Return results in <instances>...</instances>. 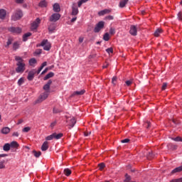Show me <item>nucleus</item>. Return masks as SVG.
<instances>
[{"mask_svg": "<svg viewBox=\"0 0 182 182\" xmlns=\"http://www.w3.org/2000/svg\"><path fill=\"white\" fill-rule=\"evenodd\" d=\"M15 60H16V73H23L25 69H26V64L23 62V59L21 57L16 56Z\"/></svg>", "mask_w": 182, "mask_h": 182, "instance_id": "obj_1", "label": "nucleus"}, {"mask_svg": "<svg viewBox=\"0 0 182 182\" xmlns=\"http://www.w3.org/2000/svg\"><path fill=\"white\" fill-rule=\"evenodd\" d=\"M23 16V13H22V10L17 9L11 16V21H19L21 18Z\"/></svg>", "mask_w": 182, "mask_h": 182, "instance_id": "obj_2", "label": "nucleus"}, {"mask_svg": "<svg viewBox=\"0 0 182 182\" xmlns=\"http://www.w3.org/2000/svg\"><path fill=\"white\" fill-rule=\"evenodd\" d=\"M105 28V21H99L95 28H94V32L95 33H99L100 31H102Z\"/></svg>", "mask_w": 182, "mask_h": 182, "instance_id": "obj_3", "label": "nucleus"}, {"mask_svg": "<svg viewBox=\"0 0 182 182\" xmlns=\"http://www.w3.org/2000/svg\"><path fill=\"white\" fill-rule=\"evenodd\" d=\"M48 96H49L48 92H44L39 96L38 99L36 101V103H42L43 100H46V99H48Z\"/></svg>", "mask_w": 182, "mask_h": 182, "instance_id": "obj_4", "label": "nucleus"}, {"mask_svg": "<svg viewBox=\"0 0 182 182\" xmlns=\"http://www.w3.org/2000/svg\"><path fill=\"white\" fill-rule=\"evenodd\" d=\"M40 46H43L44 50H50V48L52 47L48 40H43L40 44Z\"/></svg>", "mask_w": 182, "mask_h": 182, "instance_id": "obj_5", "label": "nucleus"}, {"mask_svg": "<svg viewBox=\"0 0 182 182\" xmlns=\"http://www.w3.org/2000/svg\"><path fill=\"white\" fill-rule=\"evenodd\" d=\"M40 23H41V20L39 18H37L36 21L31 23V31H35L38 29V27L39 26Z\"/></svg>", "mask_w": 182, "mask_h": 182, "instance_id": "obj_6", "label": "nucleus"}, {"mask_svg": "<svg viewBox=\"0 0 182 182\" xmlns=\"http://www.w3.org/2000/svg\"><path fill=\"white\" fill-rule=\"evenodd\" d=\"M60 19V14L58 13L53 14L50 17V22H57V21H59Z\"/></svg>", "mask_w": 182, "mask_h": 182, "instance_id": "obj_7", "label": "nucleus"}, {"mask_svg": "<svg viewBox=\"0 0 182 182\" xmlns=\"http://www.w3.org/2000/svg\"><path fill=\"white\" fill-rule=\"evenodd\" d=\"M35 75H36V69H33L31 71L28 72V75L27 76L28 80H33V78L35 77Z\"/></svg>", "mask_w": 182, "mask_h": 182, "instance_id": "obj_8", "label": "nucleus"}, {"mask_svg": "<svg viewBox=\"0 0 182 182\" xmlns=\"http://www.w3.org/2000/svg\"><path fill=\"white\" fill-rule=\"evenodd\" d=\"M129 33L132 36H136L137 35V26H130V30H129Z\"/></svg>", "mask_w": 182, "mask_h": 182, "instance_id": "obj_9", "label": "nucleus"}, {"mask_svg": "<svg viewBox=\"0 0 182 182\" xmlns=\"http://www.w3.org/2000/svg\"><path fill=\"white\" fill-rule=\"evenodd\" d=\"M9 32H11V33H21V32H22V29L18 27H11L9 28Z\"/></svg>", "mask_w": 182, "mask_h": 182, "instance_id": "obj_10", "label": "nucleus"}, {"mask_svg": "<svg viewBox=\"0 0 182 182\" xmlns=\"http://www.w3.org/2000/svg\"><path fill=\"white\" fill-rule=\"evenodd\" d=\"M67 122L68 123V125L70 126L71 127H73V126L76 124V119L73 117L68 118Z\"/></svg>", "mask_w": 182, "mask_h": 182, "instance_id": "obj_11", "label": "nucleus"}, {"mask_svg": "<svg viewBox=\"0 0 182 182\" xmlns=\"http://www.w3.org/2000/svg\"><path fill=\"white\" fill-rule=\"evenodd\" d=\"M49 149V142L47 141H44L43 144L41 146V150L42 151H46Z\"/></svg>", "mask_w": 182, "mask_h": 182, "instance_id": "obj_12", "label": "nucleus"}, {"mask_svg": "<svg viewBox=\"0 0 182 182\" xmlns=\"http://www.w3.org/2000/svg\"><path fill=\"white\" fill-rule=\"evenodd\" d=\"M77 14H79V9H77V6H73L71 15L75 16Z\"/></svg>", "mask_w": 182, "mask_h": 182, "instance_id": "obj_13", "label": "nucleus"}, {"mask_svg": "<svg viewBox=\"0 0 182 182\" xmlns=\"http://www.w3.org/2000/svg\"><path fill=\"white\" fill-rule=\"evenodd\" d=\"M86 91L85 90H80V91H75L73 93V95H72V96H76V95H77V96H82V95H85V92Z\"/></svg>", "mask_w": 182, "mask_h": 182, "instance_id": "obj_14", "label": "nucleus"}, {"mask_svg": "<svg viewBox=\"0 0 182 182\" xmlns=\"http://www.w3.org/2000/svg\"><path fill=\"white\" fill-rule=\"evenodd\" d=\"M110 12H112L111 10L106 9H104V10L98 12V15L100 16H103V15H106V14H110Z\"/></svg>", "mask_w": 182, "mask_h": 182, "instance_id": "obj_15", "label": "nucleus"}, {"mask_svg": "<svg viewBox=\"0 0 182 182\" xmlns=\"http://www.w3.org/2000/svg\"><path fill=\"white\" fill-rule=\"evenodd\" d=\"M53 10L54 11V12H60V6L59 5V4L55 3L53 6Z\"/></svg>", "mask_w": 182, "mask_h": 182, "instance_id": "obj_16", "label": "nucleus"}, {"mask_svg": "<svg viewBox=\"0 0 182 182\" xmlns=\"http://www.w3.org/2000/svg\"><path fill=\"white\" fill-rule=\"evenodd\" d=\"M38 61L35 58L30 59L28 61L30 66H32L33 68H35V65H36Z\"/></svg>", "mask_w": 182, "mask_h": 182, "instance_id": "obj_17", "label": "nucleus"}, {"mask_svg": "<svg viewBox=\"0 0 182 182\" xmlns=\"http://www.w3.org/2000/svg\"><path fill=\"white\" fill-rule=\"evenodd\" d=\"M9 144L11 149H18V147H19V144H18L16 141H13Z\"/></svg>", "mask_w": 182, "mask_h": 182, "instance_id": "obj_18", "label": "nucleus"}, {"mask_svg": "<svg viewBox=\"0 0 182 182\" xmlns=\"http://www.w3.org/2000/svg\"><path fill=\"white\" fill-rule=\"evenodd\" d=\"M6 16V11L5 9H0V19H5Z\"/></svg>", "mask_w": 182, "mask_h": 182, "instance_id": "obj_19", "label": "nucleus"}, {"mask_svg": "<svg viewBox=\"0 0 182 182\" xmlns=\"http://www.w3.org/2000/svg\"><path fill=\"white\" fill-rule=\"evenodd\" d=\"M9 132H11V129H9V127H4L2 129H1V133L3 134H8V133H9Z\"/></svg>", "mask_w": 182, "mask_h": 182, "instance_id": "obj_20", "label": "nucleus"}, {"mask_svg": "<svg viewBox=\"0 0 182 182\" xmlns=\"http://www.w3.org/2000/svg\"><path fill=\"white\" fill-rule=\"evenodd\" d=\"M39 6H41V8H46L48 6V2L45 0L41 1L39 3Z\"/></svg>", "mask_w": 182, "mask_h": 182, "instance_id": "obj_21", "label": "nucleus"}, {"mask_svg": "<svg viewBox=\"0 0 182 182\" xmlns=\"http://www.w3.org/2000/svg\"><path fill=\"white\" fill-rule=\"evenodd\" d=\"M3 150L4 151H9L11 150V145L10 144H5L4 146H3Z\"/></svg>", "mask_w": 182, "mask_h": 182, "instance_id": "obj_22", "label": "nucleus"}, {"mask_svg": "<svg viewBox=\"0 0 182 182\" xmlns=\"http://www.w3.org/2000/svg\"><path fill=\"white\" fill-rule=\"evenodd\" d=\"M180 171H182V166H181L176 168L175 169H173L171 171V174H174L175 173H180Z\"/></svg>", "mask_w": 182, "mask_h": 182, "instance_id": "obj_23", "label": "nucleus"}, {"mask_svg": "<svg viewBox=\"0 0 182 182\" xmlns=\"http://www.w3.org/2000/svg\"><path fill=\"white\" fill-rule=\"evenodd\" d=\"M54 75L55 74L50 72L44 77V80H48V79H50V77H53Z\"/></svg>", "mask_w": 182, "mask_h": 182, "instance_id": "obj_24", "label": "nucleus"}, {"mask_svg": "<svg viewBox=\"0 0 182 182\" xmlns=\"http://www.w3.org/2000/svg\"><path fill=\"white\" fill-rule=\"evenodd\" d=\"M54 134V139H55L56 140H59V139H62V137H63V134L60 133V134H56V133H53Z\"/></svg>", "mask_w": 182, "mask_h": 182, "instance_id": "obj_25", "label": "nucleus"}, {"mask_svg": "<svg viewBox=\"0 0 182 182\" xmlns=\"http://www.w3.org/2000/svg\"><path fill=\"white\" fill-rule=\"evenodd\" d=\"M127 2H129V0H122L119 3L120 8H124Z\"/></svg>", "mask_w": 182, "mask_h": 182, "instance_id": "obj_26", "label": "nucleus"}, {"mask_svg": "<svg viewBox=\"0 0 182 182\" xmlns=\"http://www.w3.org/2000/svg\"><path fill=\"white\" fill-rule=\"evenodd\" d=\"M161 33H163V30H161V28H158L154 32V36H156V37L160 36Z\"/></svg>", "mask_w": 182, "mask_h": 182, "instance_id": "obj_27", "label": "nucleus"}, {"mask_svg": "<svg viewBox=\"0 0 182 182\" xmlns=\"http://www.w3.org/2000/svg\"><path fill=\"white\" fill-rule=\"evenodd\" d=\"M32 33H26V34H24L23 36V41L24 42H26V41H28V38H29V36H31Z\"/></svg>", "mask_w": 182, "mask_h": 182, "instance_id": "obj_28", "label": "nucleus"}, {"mask_svg": "<svg viewBox=\"0 0 182 182\" xmlns=\"http://www.w3.org/2000/svg\"><path fill=\"white\" fill-rule=\"evenodd\" d=\"M50 86L48 84H46L43 86V90H45V92H48V94L50 93Z\"/></svg>", "mask_w": 182, "mask_h": 182, "instance_id": "obj_29", "label": "nucleus"}, {"mask_svg": "<svg viewBox=\"0 0 182 182\" xmlns=\"http://www.w3.org/2000/svg\"><path fill=\"white\" fill-rule=\"evenodd\" d=\"M103 39L106 42H107L109 41V39H110V36L109 35V33H106L104 34Z\"/></svg>", "mask_w": 182, "mask_h": 182, "instance_id": "obj_30", "label": "nucleus"}, {"mask_svg": "<svg viewBox=\"0 0 182 182\" xmlns=\"http://www.w3.org/2000/svg\"><path fill=\"white\" fill-rule=\"evenodd\" d=\"M23 83H25V79L23 77H21L18 80V86H22V85H23Z\"/></svg>", "mask_w": 182, "mask_h": 182, "instance_id": "obj_31", "label": "nucleus"}, {"mask_svg": "<svg viewBox=\"0 0 182 182\" xmlns=\"http://www.w3.org/2000/svg\"><path fill=\"white\" fill-rule=\"evenodd\" d=\"M55 29H56V26H54V25H51V26H50L48 27V31H49V32H51V33H53V31H55Z\"/></svg>", "mask_w": 182, "mask_h": 182, "instance_id": "obj_32", "label": "nucleus"}, {"mask_svg": "<svg viewBox=\"0 0 182 182\" xmlns=\"http://www.w3.org/2000/svg\"><path fill=\"white\" fill-rule=\"evenodd\" d=\"M64 173L67 176H69L70 174H72V171H70V169L69 168H65L64 170Z\"/></svg>", "mask_w": 182, "mask_h": 182, "instance_id": "obj_33", "label": "nucleus"}, {"mask_svg": "<svg viewBox=\"0 0 182 182\" xmlns=\"http://www.w3.org/2000/svg\"><path fill=\"white\" fill-rule=\"evenodd\" d=\"M53 139H55V135H54V134H52L48 136L46 138V140H47V141H50V140H53Z\"/></svg>", "mask_w": 182, "mask_h": 182, "instance_id": "obj_34", "label": "nucleus"}, {"mask_svg": "<svg viewBox=\"0 0 182 182\" xmlns=\"http://www.w3.org/2000/svg\"><path fill=\"white\" fill-rule=\"evenodd\" d=\"M21 44H19V43H18V42H16V43H14V44H13V48L15 50H16V49H19V46H20Z\"/></svg>", "mask_w": 182, "mask_h": 182, "instance_id": "obj_35", "label": "nucleus"}, {"mask_svg": "<svg viewBox=\"0 0 182 182\" xmlns=\"http://www.w3.org/2000/svg\"><path fill=\"white\" fill-rule=\"evenodd\" d=\"M22 132H23V133H28V132H31V127H24L22 129Z\"/></svg>", "mask_w": 182, "mask_h": 182, "instance_id": "obj_36", "label": "nucleus"}, {"mask_svg": "<svg viewBox=\"0 0 182 182\" xmlns=\"http://www.w3.org/2000/svg\"><path fill=\"white\" fill-rule=\"evenodd\" d=\"M33 153L35 157H40L41 154H42V152L36 151H33Z\"/></svg>", "mask_w": 182, "mask_h": 182, "instance_id": "obj_37", "label": "nucleus"}, {"mask_svg": "<svg viewBox=\"0 0 182 182\" xmlns=\"http://www.w3.org/2000/svg\"><path fill=\"white\" fill-rule=\"evenodd\" d=\"M172 140H173V141H182V138L180 136H177L176 138H172Z\"/></svg>", "mask_w": 182, "mask_h": 182, "instance_id": "obj_38", "label": "nucleus"}, {"mask_svg": "<svg viewBox=\"0 0 182 182\" xmlns=\"http://www.w3.org/2000/svg\"><path fill=\"white\" fill-rule=\"evenodd\" d=\"M5 168V161H0V169Z\"/></svg>", "mask_w": 182, "mask_h": 182, "instance_id": "obj_39", "label": "nucleus"}, {"mask_svg": "<svg viewBox=\"0 0 182 182\" xmlns=\"http://www.w3.org/2000/svg\"><path fill=\"white\" fill-rule=\"evenodd\" d=\"M106 52H107V53H109V54L113 53V48H107Z\"/></svg>", "mask_w": 182, "mask_h": 182, "instance_id": "obj_40", "label": "nucleus"}, {"mask_svg": "<svg viewBox=\"0 0 182 182\" xmlns=\"http://www.w3.org/2000/svg\"><path fill=\"white\" fill-rule=\"evenodd\" d=\"M98 167L100 168V170H103L105 168V164L104 163H101L98 165Z\"/></svg>", "mask_w": 182, "mask_h": 182, "instance_id": "obj_41", "label": "nucleus"}, {"mask_svg": "<svg viewBox=\"0 0 182 182\" xmlns=\"http://www.w3.org/2000/svg\"><path fill=\"white\" fill-rule=\"evenodd\" d=\"M109 33L110 35H114V33H116V31L114 30V28H111L109 30Z\"/></svg>", "mask_w": 182, "mask_h": 182, "instance_id": "obj_42", "label": "nucleus"}, {"mask_svg": "<svg viewBox=\"0 0 182 182\" xmlns=\"http://www.w3.org/2000/svg\"><path fill=\"white\" fill-rule=\"evenodd\" d=\"M105 19H107V21H113L114 18L113 16H107L105 17Z\"/></svg>", "mask_w": 182, "mask_h": 182, "instance_id": "obj_43", "label": "nucleus"}, {"mask_svg": "<svg viewBox=\"0 0 182 182\" xmlns=\"http://www.w3.org/2000/svg\"><path fill=\"white\" fill-rule=\"evenodd\" d=\"M12 136L14 137H19V133L18 132H15L13 133Z\"/></svg>", "mask_w": 182, "mask_h": 182, "instance_id": "obj_44", "label": "nucleus"}, {"mask_svg": "<svg viewBox=\"0 0 182 182\" xmlns=\"http://www.w3.org/2000/svg\"><path fill=\"white\" fill-rule=\"evenodd\" d=\"M113 85H116V82H117V77H114L112 78V80Z\"/></svg>", "mask_w": 182, "mask_h": 182, "instance_id": "obj_45", "label": "nucleus"}, {"mask_svg": "<svg viewBox=\"0 0 182 182\" xmlns=\"http://www.w3.org/2000/svg\"><path fill=\"white\" fill-rule=\"evenodd\" d=\"M167 87V83L164 82L162 85V90H166Z\"/></svg>", "mask_w": 182, "mask_h": 182, "instance_id": "obj_46", "label": "nucleus"}, {"mask_svg": "<svg viewBox=\"0 0 182 182\" xmlns=\"http://www.w3.org/2000/svg\"><path fill=\"white\" fill-rule=\"evenodd\" d=\"M181 16H182V13H181V12H179V13L178 14V18L179 21H182Z\"/></svg>", "mask_w": 182, "mask_h": 182, "instance_id": "obj_47", "label": "nucleus"}, {"mask_svg": "<svg viewBox=\"0 0 182 182\" xmlns=\"http://www.w3.org/2000/svg\"><path fill=\"white\" fill-rule=\"evenodd\" d=\"M132 83H133V81H132V80L126 81L127 86H130V85H132Z\"/></svg>", "mask_w": 182, "mask_h": 182, "instance_id": "obj_48", "label": "nucleus"}, {"mask_svg": "<svg viewBox=\"0 0 182 182\" xmlns=\"http://www.w3.org/2000/svg\"><path fill=\"white\" fill-rule=\"evenodd\" d=\"M42 72V68L40 67L38 70H36V74L39 75Z\"/></svg>", "mask_w": 182, "mask_h": 182, "instance_id": "obj_49", "label": "nucleus"}, {"mask_svg": "<svg viewBox=\"0 0 182 182\" xmlns=\"http://www.w3.org/2000/svg\"><path fill=\"white\" fill-rule=\"evenodd\" d=\"M46 65H48V63L44 62L42 63L41 66L40 67L41 69H43V68H45V66H46Z\"/></svg>", "mask_w": 182, "mask_h": 182, "instance_id": "obj_50", "label": "nucleus"}, {"mask_svg": "<svg viewBox=\"0 0 182 182\" xmlns=\"http://www.w3.org/2000/svg\"><path fill=\"white\" fill-rule=\"evenodd\" d=\"M12 43V40L9 39L7 41V45L6 46V47L9 46Z\"/></svg>", "mask_w": 182, "mask_h": 182, "instance_id": "obj_51", "label": "nucleus"}, {"mask_svg": "<svg viewBox=\"0 0 182 182\" xmlns=\"http://www.w3.org/2000/svg\"><path fill=\"white\" fill-rule=\"evenodd\" d=\"M129 141H130L129 139H125L124 140H122V143H129Z\"/></svg>", "mask_w": 182, "mask_h": 182, "instance_id": "obj_52", "label": "nucleus"}, {"mask_svg": "<svg viewBox=\"0 0 182 182\" xmlns=\"http://www.w3.org/2000/svg\"><path fill=\"white\" fill-rule=\"evenodd\" d=\"M83 5V3L80 0L77 3L78 8H80Z\"/></svg>", "mask_w": 182, "mask_h": 182, "instance_id": "obj_53", "label": "nucleus"}, {"mask_svg": "<svg viewBox=\"0 0 182 182\" xmlns=\"http://www.w3.org/2000/svg\"><path fill=\"white\" fill-rule=\"evenodd\" d=\"M48 70V68H45V70L41 73V75H45V73H46Z\"/></svg>", "mask_w": 182, "mask_h": 182, "instance_id": "obj_54", "label": "nucleus"}, {"mask_svg": "<svg viewBox=\"0 0 182 182\" xmlns=\"http://www.w3.org/2000/svg\"><path fill=\"white\" fill-rule=\"evenodd\" d=\"M56 126V122H53L50 124V127H55Z\"/></svg>", "mask_w": 182, "mask_h": 182, "instance_id": "obj_55", "label": "nucleus"}, {"mask_svg": "<svg viewBox=\"0 0 182 182\" xmlns=\"http://www.w3.org/2000/svg\"><path fill=\"white\" fill-rule=\"evenodd\" d=\"M24 0H16V4H22Z\"/></svg>", "mask_w": 182, "mask_h": 182, "instance_id": "obj_56", "label": "nucleus"}, {"mask_svg": "<svg viewBox=\"0 0 182 182\" xmlns=\"http://www.w3.org/2000/svg\"><path fill=\"white\" fill-rule=\"evenodd\" d=\"M145 127H147V128L150 127V122H146V123H145Z\"/></svg>", "mask_w": 182, "mask_h": 182, "instance_id": "obj_57", "label": "nucleus"}, {"mask_svg": "<svg viewBox=\"0 0 182 182\" xmlns=\"http://www.w3.org/2000/svg\"><path fill=\"white\" fill-rule=\"evenodd\" d=\"M53 113H59V109L54 108L53 109Z\"/></svg>", "mask_w": 182, "mask_h": 182, "instance_id": "obj_58", "label": "nucleus"}, {"mask_svg": "<svg viewBox=\"0 0 182 182\" xmlns=\"http://www.w3.org/2000/svg\"><path fill=\"white\" fill-rule=\"evenodd\" d=\"M83 37H80L79 38V42H80V43H82V42H83Z\"/></svg>", "mask_w": 182, "mask_h": 182, "instance_id": "obj_59", "label": "nucleus"}, {"mask_svg": "<svg viewBox=\"0 0 182 182\" xmlns=\"http://www.w3.org/2000/svg\"><path fill=\"white\" fill-rule=\"evenodd\" d=\"M109 66V63H106L105 65H103V69H106V68H107Z\"/></svg>", "mask_w": 182, "mask_h": 182, "instance_id": "obj_60", "label": "nucleus"}, {"mask_svg": "<svg viewBox=\"0 0 182 182\" xmlns=\"http://www.w3.org/2000/svg\"><path fill=\"white\" fill-rule=\"evenodd\" d=\"M23 122V119H19L18 122H17V124H21Z\"/></svg>", "mask_w": 182, "mask_h": 182, "instance_id": "obj_61", "label": "nucleus"}, {"mask_svg": "<svg viewBox=\"0 0 182 182\" xmlns=\"http://www.w3.org/2000/svg\"><path fill=\"white\" fill-rule=\"evenodd\" d=\"M77 19V17H74V18H73L71 19V22H75V21H76Z\"/></svg>", "mask_w": 182, "mask_h": 182, "instance_id": "obj_62", "label": "nucleus"}, {"mask_svg": "<svg viewBox=\"0 0 182 182\" xmlns=\"http://www.w3.org/2000/svg\"><path fill=\"white\" fill-rule=\"evenodd\" d=\"M47 85H48V86H50V85H52V81L49 80Z\"/></svg>", "mask_w": 182, "mask_h": 182, "instance_id": "obj_63", "label": "nucleus"}, {"mask_svg": "<svg viewBox=\"0 0 182 182\" xmlns=\"http://www.w3.org/2000/svg\"><path fill=\"white\" fill-rule=\"evenodd\" d=\"M80 1H82V4H86V2H87V1L89 0H80Z\"/></svg>", "mask_w": 182, "mask_h": 182, "instance_id": "obj_64", "label": "nucleus"}]
</instances>
